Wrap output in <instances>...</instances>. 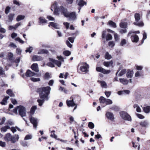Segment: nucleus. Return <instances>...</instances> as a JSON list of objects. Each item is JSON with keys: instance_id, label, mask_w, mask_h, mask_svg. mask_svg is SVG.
Segmentation results:
<instances>
[{"instance_id": "nucleus-35", "label": "nucleus", "mask_w": 150, "mask_h": 150, "mask_svg": "<svg viewBox=\"0 0 150 150\" xmlns=\"http://www.w3.org/2000/svg\"><path fill=\"white\" fill-rule=\"evenodd\" d=\"M25 17L24 16L22 15H19L16 18V20L17 21H19L21 20H23Z\"/></svg>"}, {"instance_id": "nucleus-8", "label": "nucleus", "mask_w": 150, "mask_h": 150, "mask_svg": "<svg viewBox=\"0 0 150 150\" xmlns=\"http://www.w3.org/2000/svg\"><path fill=\"white\" fill-rule=\"evenodd\" d=\"M59 11L64 16L66 17L69 12L67 9L62 6H61L59 8Z\"/></svg>"}, {"instance_id": "nucleus-50", "label": "nucleus", "mask_w": 150, "mask_h": 150, "mask_svg": "<svg viewBox=\"0 0 150 150\" xmlns=\"http://www.w3.org/2000/svg\"><path fill=\"white\" fill-rule=\"evenodd\" d=\"M15 40L19 42L20 43L22 44H23L24 43V41L21 40L20 38L18 37L15 38Z\"/></svg>"}, {"instance_id": "nucleus-30", "label": "nucleus", "mask_w": 150, "mask_h": 150, "mask_svg": "<svg viewBox=\"0 0 150 150\" xmlns=\"http://www.w3.org/2000/svg\"><path fill=\"white\" fill-rule=\"evenodd\" d=\"M6 93L10 97H13L15 95L13 92V91L11 89H8L6 91Z\"/></svg>"}, {"instance_id": "nucleus-47", "label": "nucleus", "mask_w": 150, "mask_h": 150, "mask_svg": "<svg viewBox=\"0 0 150 150\" xmlns=\"http://www.w3.org/2000/svg\"><path fill=\"white\" fill-rule=\"evenodd\" d=\"M11 9V8L9 6H7L5 9V13L7 14L10 12V10Z\"/></svg>"}, {"instance_id": "nucleus-15", "label": "nucleus", "mask_w": 150, "mask_h": 150, "mask_svg": "<svg viewBox=\"0 0 150 150\" xmlns=\"http://www.w3.org/2000/svg\"><path fill=\"white\" fill-rule=\"evenodd\" d=\"M106 116L108 119L111 121H113L114 119L113 114L111 112H106Z\"/></svg>"}, {"instance_id": "nucleus-4", "label": "nucleus", "mask_w": 150, "mask_h": 150, "mask_svg": "<svg viewBox=\"0 0 150 150\" xmlns=\"http://www.w3.org/2000/svg\"><path fill=\"white\" fill-rule=\"evenodd\" d=\"M75 98H77L79 100L80 98L79 96L75 95L71 97L70 98V100H67L66 101V103L68 107L70 106H74L76 105V104L75 103L74 101V100H75Z\"/></svg>"}, {"instance_id": "nucleus-33", "label": "nucleus", "mask_w": 150, "mask_h": 150, "mask_svg": "<svg viewBox=\"0 0 150 150\" xmlns=\"http://www.w3.org/2000/svg\"><path fill=\"white\" fill-rule=\"evenodd\" d=\"M133 72L132 71H129L127 74V76L128 78H131L132 77Z\"/></svg>"}, {"instance_id": "nucleus-40", "label": "nucleus", "mask_w": 150, "mask_h": 150, "mask_svg": "<svg viewBox=\"0 0 150 150\" xmlns=\"http://www.w3.org/2000/svg\"><path fill=\"white\" fill-rule=\"evenodd\" d=\"M105 104L106 105H110L112 104V102L111 100L109 99H106Z\"/></svg>"}, {"instance_id": "nucleus-27", "label": "nucleus", "mask_w": 150, "mask_h": 150, "mask_svg": "<svg viewBox=\"0 0 150 150\" xmlns=\"http://www.w3.org/2000/svg\"><path fill=\"white\" fill-rule=\"evenodd\" d=\"M39 22L40 24L46 23L47 21L44 18L40 17L39 18Z\"/></svg>"}, {"instance_id": "nucleus-20", "label": "nucleus", "mask_w": 150, "mask_h": 150, "mask_svg": "<svg viewBox=\"0 0 150 150\" xmlns=\"http://www.w3.org/2000/svg\"><path fill=\"white\" fill-rule=\"evenodd\" d=\"M9 98L8 96H5L3 99L2 101L0 102V104L3 105H5L7 104V100Z\"/></svg>"}, {"instance_id": "nucleus-16", "label": "nucleus", "mask_w": 150, "mask_h": 150, "mask_svg": "<svg viewBox=\"0 0 150 150\" xmlns=\"http://www.w3.org/2000/svg\"><path fill=\"white\" fill-rule=\"evenodd\" d=\"M31 68L32 70L36 72L39 71V69L38 64L34 63L31 66Z\"/></svg>"}, {"instance_id": "nucleus-22", "label": "nucleus", "mask_w": 150, "mask_h": 150, "mask_svg": "<svg viewBox=\"0 0 150 150\" xmlns=\"http://www.w3.org/2000/svg\"><path fill=\"white\" fill-rule=\"evenodd\" d=\"M108 25L113 28H116L117 27L116 23L112 21H109Z\"/></svg>"}, {"instance_id": "nucleus-61", "label": "nucleus", "mask_w": 150, "mask_h": 150, "mask_svg": "<svg viewBox=\"0 0 150 150\" xmlns=\"http://www.w3.org/2000/svg\"><path fill=\"white\" fill-rule=\"evenodd\" d=\"M20 61V57H17L16 58V59L14 60V62H14L16 63H18Z\"/></svg>"}, {"instance_id": "nucleus-29", "label": "nucleus", "mask_w": 150, "mask_h": 150, "mask_svg": "<svg viewBox=\"0 0 150 150\" xmlns=\"http://www.w3.org/2000/svg\"><path fill=\"white\" fill-rule=\"evenodd\" d=\"M48 53L49 52L47 50L44 49H41L38 52V54H48Z\"/></svg>"}, {"instance_id": "nucleus-14", "label": "nucleus", "mask_w": 150, "mask_h": 150, "mask_svg": "<svg viewBox=\"0 0 150 150\" xmlns=\"http://www.w3.org/2000/svg\"><path fill=\"white\" fill-rule=\"evenodd\" d=\"M85 65L81 67L80 69L82 72L86 73L88 71V68L89 66L88 65L86 64V63H85Z\"/></svg>"}, {"instance_id": "nucleus-52", "label": "nucleus", "mask_w": 150, "mask_h": 150, "mask_svg": "<svg viewBox=\"0 0 150 150\" xmlns=\"http://www.w3.org/2000/svg\"><path fill=\"white\" fill-rule=\"evenodd\" d=\"M14 124V123L11 120H8L6 123V124L7 125H13Z\"/></svg>"}, {"instance_id": "nucleus-36", "label": "nucleus", "mask_w": 150, "mask_h": 150, "mask_svg": "<svg viewBox=\"0 0 150 150\" xmlns=\"http://www.w3.org/2000/svg\"><path fill=\"white\" fill-rule=\"evenodd\" d=\"M37 109V106H33L31 108L30 111V113L31 115H33L35 112V110Z\"/></svg>"}, {"instance_id": "nucleus-23", "label": "nucleus", "mask_w": 150, "mask_h": 150, "mask_svg": "<svg viewBox=\"0 0 150 150\" xmlns=\"http://www.w3.org/2000/svg\"><path fill=\"white\" fill-rule=\"evenodd\" d=\"M50 26H51L55 28H56V29L59 28V25L56 23H54V22H51L50 23H49L48 26L49 27H50Z\"/></svg>"}, {"instance_id": "nucleus-7", "label": "nucleus", "mask_w": 150, "mask_h": 150, "mask_svg": "<svg viewBox=\"0 0 150 150\" xmlns=\"http://www.w3.org/2000/svg\"><path fill=\"white\" fill-rule=\"evenodd\" d=\"M26 110L25 107L22 106L19 107L18 112L19 115L22 117L25 116L26 115Z\"/></svg>"}, {"instance_id": "nucleus-31", "label": "nucleus", "mask_w": 150, "mask_h": 150, "mask_svg": "<svg viewBox=\"0 0 150 150\" xmlns=\"http://www.w3.org/2000/svg\"><path fill=\"white\" fill-rule=\"evenodd\" d=\"M113 62L112 61L110 62H105L103 63V64L105 66L108 67L110 65H112L113 64Z\"/></svg>"}, {"instance_id": "nucleus-55", "label": "nucleus", "mask_w": 150, "mask_h": 150, "mask_svg": "<svg viewBox=\"0 0 150 150\" xmlns=\"http://www.w3.org/2000/svg\"><path fill=\"white\" fill-rule=\"evenodd\" d=\"M105 94L107 98H108L111 94V92L110 91H105Z\"/></svg>"}, {"instance_id": "nucleus-49", "label": "nucleus", "mask_w": 150, "mask_h": 150, "mask_svg": "<svg viewBox=\"0 0 150 150\" xmlns=\"http://www.w3.org/2000/svg\"><path fill=\"white\" fill-rule=\"evenodd\" d=\"M126 43V40L125 39H123L121 41L120 43V45L123 46Z\"/></svg>"}, {"instance_id": "nucleus-44", "label": "nucleus", "mask_w": 150, "mask_h": 150, "mask_svg": "<svg viewBox=\"0 0 150 150\" xmlns=\"http://www.w3.org/2000/svg\"><path fill=\"white\" fill-rule=\"evenodd\" d=\"M126 72V69H122L119 74V76H122Z\"/></svg>"}, {"instance_id": "nucleus-1", "label": "nucleus", "mask_w": 150, "mask_h": 150, "mask_svg": "<svg viewBox=\"0 0 150 150\" xmlns=\"http://www.w3.org/2000/svg\"><path fill=\"white\" fill-rule=\"evenodd\" d=\"M51 88L50 86L43 87L38 89V92L39 94L40 98L42 99H39L37 101L39 103V105L41 106L44 102L45 100L48 101L50 98L49 95Z\"/></svg>"}, {"instance_id": "nucleus-3", "label": "nucleus", "mask_w": 150, "mask_h": 150, "mask_svg": "<svg viewBox=\"0 0 150 150\" xmlns=\"http://www.w3.org/2000/svg\"><path fill=\"white\" fill-rule=\"evenodd\" d=\"M135 22L134 23V24L139 26H143L144 24L142 20H141L140 14L138 13H136L134 14Z\"/></svg>"}, {"instance_id": "nucleus-41", "label": "nucleus", "mask_w": 150, "mask_h": 150, "mask_svg": "<svg viewBox=\"0 0 150 150\" xmlns=\"http://www.w3.org/2000/svg\"><path fill=\"white\" fill-rule=\"evenodd\" d=\"M30 79L32 81L34 82L40 81V78H35L34 77H31Z\"/></svg>"}, {"instance_id": "nucleus-5", "label": "nucleus", "mask_w": 150, "mask_h": 150, "mask_svg": "<svg viewBox=\"0 0 150 150\" xmlns=\"http://www.w3.org/2000/svg\"><path fill=\"white\" fill-rule=\"evenodd\" d=\"M120 115L122 119L125 120H127L131 122L132 118L131 116L125 112L121 111L120 113Z\"/></svg>"}, {"instance_id": "nucleus-12", "label": "nucleus", "mask_w": 150, "mask_h": 150, "mask_svg": "<svg viewBox=\"0 0 150 150\" xmlns=\"http://www.w3.org/2000/svg\"><path fill=\"white\" fill-rule=\"evenodd\" d=\"M30 120L31 123L33 125V127L34 128L36 129L37 128V124L38 123V119L36 118L33 117H30Z\"/></svg>"}, {"instance_id": "nucleus-38", "label": "nucleus", "mask_w": 150, "mask_h": 150, "mask_svg": "<svg viewBox=\"0 0 150 150\" xmlns=\"http://www.w3.org/2000/svg\"><path fill=\"white\" fill-rule=\"evenodd\" d=\"M140 33V32L139 31H129L128 35H127V37H129L132 34H139Z\"/></svg>"}, {"instance_id": "nucleus-59", "label": "nucleus", "mask_w": 150, "mask_h": 150, "mask_svg": "<svg viewBox=\"0 0 150 150\" xmlns=\"http://www.w3.org/2000/svg\"><path fill=\"white\" fill-rule=\"evenodd\" d=\"M11 101L12 103L14 105L16 104L17 103V101L15 99L12 98L11 99Z\"/></svg>"}, {"instance_id": "nucleus-18", "label": "nucleus", "mask_w": 150, "mask_h": 150, "mask_svg": "<svg viewBox=\"0 0 150 150\" xmlns=\"http://www.w3.org/2000/svg\"><path fill=\"white\" fill-rule=\"evenodd\" d=\"M13 56V53L11 52H9L8 53L7 57H8V59L12 63L13 62H14Z\"/></svg>"}, {"instance_id": "nucleus-56", "label": "nucleus", "mask_w": 150, "mask_h": 150, "mask_svg": "<svg viewBox=\"0 0 150 150\" xmlns=\"http://www.w3.org/2000/svg\"><path fill=\"white\" fill-rule=\"evenodd\" d=\"M47 65L50 67H54V63H52V62H49L47 64Z\"/></svg>"}, {"instance_id": "nucleus-9", "label": "nucleus", "mask_w": 150, "mask_h": 150, "mask_svg": "<svg viewBox=\"0 0 150 150\" xmlns=\"http://www.w3.org/2000/svg\"><path fill=\"white\" fill-rule=\"evenodd\" d=\"M96 70L99 72H101L104 74H109L110 71V70H106L101 67H97L96 68Z\"/></svg>"}, {"instance_id": "nucleus-21", "label": "nucleus", "mask_w": 150, "mask_h": 150, "mask_svg": "<svg viewBox=\"0 0 150 150\" xmlns=\"http://www.w3.org/2000/svg\"><path fill=\"white\" fill-rule=\"evenodd\" d=\"M139 124L141 126L145 127H148L149 125L148 122L146 120H145L141 122Z\"/></svg>"}, {"instance_id": "nucleus-42", "label": "nucleus", "mask_w": 150, "mask_h": 150, "mask_svg": "<svg viewBox=\"0 0 150 150\" xmlns=\"http://www.w3.org/2000/svg\"><path fill=\"white\" fill-rule=\"evenodd\" d=\"M88 126L90 129H92L94 127V125L92 122H89L88 123Z\"/></svg>"}, {"instance_id": "nucleus-64", "label": "nucleus", "mask_w": 150, "mask_h": 150, "mask_svg": "<svg viewBox=\"0 0 150 150\" xmlns=\"http://www.w3.org/2000/svg\"><path fill=\"white\" fill-rule=\"evenodd\" d=\"M11 130L12 132L14 133L16 131V129L15 127H12L11 128Z\"/></svg>"}, {"instance_id": "nucleus-39", "label": "nucleus", "mask_w": 150, "mask_h": 150, "mask_svg": "<svg viewBox=\"0 0 150 150\" xmlns=\"http://www.w3.org/2000/svg\"><path fill=\"white\" fill-rule=\"evenodd\" d=\"M105 59L109 60L111 58L112 56L111 55L109 54L108 52H107L105 54Z\"/></svg>"}, {"instance_id": "nucleus-53", "label": "nucleus", "mask_w": 150, "mask_h": 150, "mask_svg": "<svg viewBox=\"0 0 150 150\" xmlns=\"http://www.w3.org/2000/svg\"><path fill=\"white\" fill-rule=\"evenodd\" d=\"M57 66L59 67H60L61 65V62L60 61L56 60L55 63Z\"/></svg>"}, {"instance_id": "nucleus-32", "label": "nucleus", "mask_w": 150, "mask_h": 150, "mask_svg": "<svg viewBox=\"0 0 150 150\" xmlns=\"http://www.w3.org/2000/svg\"><path fill=\"white\" fill-rule=\"evenodd\" d=\"M144 112L146 113H149L150 112V106H147L143 108Z\"/></svg>"}, {"instance_id": "nucleus-43", "label": "nucleus", "mask_w": 150, "mask_h": 150, "mask_svg": "<svg viewBox=\"0 0 150 150\" xmlns=\"http://www.w3.org/2000/svg\"><path fill=\"white\" fill-rule=\"evenodd\" d=\"M33 49V48L32 47H29L27 48L26 50H25V52H29L30 53L32 51Z\"/></svg>"}, {"instance_id": "nucleus-6", "label": "nucleus", "mask_w": 150, "mask_h": 150, "mask_svg": "<svg viewBox=\"0 0 150 150\" xmlns=\"http://www.w3.org/2000/svg\"><path fill=\"white\" fill-rule=\"evenodd\" d=\"M66 18H68L69 21H73L76 18V13L75 12H69Z\"/></svg>"}, {"instance_id": "nucleus-54", "label": "nucleus", "mask_w": 150, "mask_h": 150, "mask_svg": "<svg viewBox=\"0 0 150 150\" xmlns=\"http://www.w3.org/2000/svg\"><path fill=\"white\" fill-rule=\"evenodd\" d=\"M9 46L11 47L14 48H15L17 47L16 45L13 42H11L10 44L9 45Z\"/></svg>"}, {"instance_id": "nucleus-58", "label": "nucleus", "mask_w": 150, "mask_h": 150, "mask_svg": "<svg viewBox=\"0 0 150 150\" xmlns=\"http://www.w3.org/2000/svg\"><path fill=\"white\" fill-rule=\"evenodd\" d=\"M6 143L5 142H3L2 141H0V146L2 147H4L6 146Z\"/></svg>"}, {"instance_id": "nucleus-19", "label": "nucleus", "mask_w": 150, "mask_h": 150, "mask_svg": "<svg viewBox=\"0 0 150 150\" xmlns=\"http://www.w3.org/2000/svg\"><path fill=\"white\" fill-rule=\"evenodd\" d=\"M76 2L78 5L80 7H82L84 5L86 4V2L84 1L83 0H77Z\"/></svg>"}, {"instance_id": "nucleus-28", "label": "nucleus", "mask_w": 150, "mask_h": 150, "mask_svg": "<svg viewBox=\"0 0 150 150\" xmlns=\"http://www.w3.org/2000/svg\"><path fill=\"white\" fill-rule=\"evenodd\" d=\"M15 14L14 13H10L8 16V21L11 22L13 19Z\"/></svg>"}, {"instance_id": "nucleus-57", "label": "nucleus", "mask_w": 150, "mask_h": 150, "mask_svg": "<svg viewBox=\"0 0 150 150\" xmlns=\"http://www.w3.org/2000/svg\"><path fill=\"white\" fill-rule=\"evenodd\" d=\"M13 3L17 6H19L21 5L19 2L17 1L16 0H13Z\"/></svg>"}, {"instance_id": "nucleus-24", "label": "nucleus", "mask_w": 150, "mask_h": 150, "mask_svg": "<svg viewBox=\"0 0 150 150\" xmlns=\"http://www.w3.org/2000/svg\"><path fill=\"white\" fill-rule=\"evenodd\" d=\"M98 82L100 83L101 86L102 88H107V84L105 81H98Z\"/></svg>"}, {"instance_id": "nucleus-48", "label": "nucleus", "mask_w": 150, "mask_h": 150, "mask_svg": "<svg viewBox=\"0 0 150 150\" xmlns=\"http://www.w3.org/2000/svg\"><path fill=\"white\" fill-rule=\"evenodd\" d=\"M32 138V136L31 134H28L24 138V139L27 140L31 139Z\"/></svg>"}, {"instance_id": "nucleus-17", "label": "nucleus", "mask_w": 150, "mask_h": 150, "mask_svg": "<svg viewBox=\"0 0 150 150\" xmlns=\"http://www.w3.org/2000/svg\"><path fill=\"white\" fill-rule=\"evenodd\" d=\"M43 59V58L41 56L37 55H34L33 56L32 60L34 61H40Z\"/></svg>"}, {"instance_id": "nucleus-37", "label": "nucleus", "mask_w": 150, "mask_h": 150, "mask_svg": "<svg viewBox=\"0 0 150 150\" xmlns=\"http://www.w3.org/2000/svg\"><path fill=\"white\" fill-rule=\"evenodd\" d=\"M106 98H105L103 96L100 97L99 98L100 102L101 103H102L103 104H105V100H106Z\"/></svg>"}, {"instance_id": "nucleus-46", "label": "nucleus", "mask_w": 150, "mask_h": 150, "mask_svg": "<svg viewBox=\"0 0 150 150\" xmlns=\"http://www.w3.org/2000/svg\"><path fill=\"white\" fill-rule=\"evenodd\" d=\"M71 52L67 50L64 52L63 54L66 56H69L71 54Z\"/></svg>"}, {"instance_id": "nucleus-10", "label": "nucleus", "mask_w": 150, "mask_h": 150, "mask_svg": "<svg viewBox=\"0 0 150 150\" xmlns=\"http://www.w3.org/2000/svg\"><path fill=\"white\" fill-rule=\"evenodd\" d=\"M130 36H131V40L133 42L137 43L139 41V36L136 34H132Z\"/></svg>"}, {"instance_id": "nucleus-51", "label": "nucleus", "mask_w": 150, "mask_h": 150, "mask_svg": "<svg viewBox=\"0 0 150 150\" xmlns=\"http://www.w3.org/2000/svg\"><path fill=\"white\" fill-rule=\"evenodd\" d=\"M108 45L109 46L111 47H112L114 46L115 44L113 41H110L108 42Z\"/></svg>"}, {"instance_id": "nucleus-11", "label": "nucleus", "mask_w": 150, "mask_h": 150, "mask_svg": "<svg viewBox=\"0 0 150 150\" xmlns=\"http://www.w3.org/2000/svg\"><path fill=\"white\" fill-rule=\"evenodd\" d=\"M53 9L54 10V14L55 15H58L59 11V8H57V4L56 3L54 4L51 6V9L52 11H53Z\"/></svg>"}, {"instance_id": "nucleus-62", "label": "nucleus", "mask_w": 150, "mask_h": 150, "mask_svg": "<svg viewBox=\"0 0 150 150\" xmlns=\"http://www.w3.org/2000/svg\"><path fill=\"white\" fill-rule=\"evenodd\" d=\"M137 115L140 119H143L144 118V116L141 114H137Z\"/></svg>"}, {"instance_id": "nucleus-26", "label": "nucleus", "mask_w": 150, "mask_h": 150, "mask_svg": "<svg viewBox=\"0 0 150 150\" xmlns=\"http://www.w3.org/2000/svg\"><path fill=\"white\" fill-rule=\"evenodd\" d=\"M10 129L11 127L9 126L8 125H6L1 128V131L2 132H5L7 131V129Z\"/></svg>"}, {"instance_id": "nucleus-13", "label": "nucleus", "mask_w": 150, "mask_h": 150, "mask_svg": "<svg viewBox=\"0 0 150 150\" xmlns=\"http://www.w3.org/2000/svg\"><path fill=\"white\" fill-rule=\"evenodd\" d=\"M25 75L27 77H32L35 75L38 76H40L39 74H35L32 72L30 70H27L26 72Z\"/></svg>"}, {"instance_id": "nucleus-45", "label": "nucleus", "mask_w": 150, "mask_h": 150, "mask_svg": "<svg viewBox=\"0 0 150 150\" xmlns=\"http://www.w3.org/2000/svg\"><path fill=\"white\" fill-rule=\"evenodd\" d=\"M107 40H109L112 39V36L110 34H108L106 37Z\"/></svg>"}, {"instance_id": "nucleus-2", "label": "nucleus", "mask_w": 150, "mask_h": 150, "mask_svg": "<svg viewBox=\"0 0 150 150\" xmlns=\"http://www.w3.org/2000/svg\"><path fill=\"white\" fill-rule=\"evenodd\" d=\"M19 138V136L17 134L12 136L10 133H8L6 134L4 139L7 142L11 141L12 143H15L18 140Z\"/></svg>"}, {"instance_id": "nucleus-34", "label": "nucleus", "mask_w": 150, "mask_h": 150, "mask_svg": "<svg viewBox=\"0 0 150 150\" xmlns=\"http://www.w3.org/2000/svg\"><path fill=\"white\" fill-rule=\"evenodd\" d=\"M120 26L121 28H125L127 27V24L126 22H121L120 24Z\"/></svg>"}, {"instance_id": "nucleus-25", "label": "nucleus", "mask_w": 150, "mask_h": 150, "mask_svg": "<svg viewBox=\"0 0 150 150\" xmlns=\"http://www.w3.org/2000/svg\"><path fill=\"white\" fill-rule=\"evenodd\" d=\"M119 80L120 83L125 85H127L129 82L128 80L124 78L120 79Z\"/></svg>"}, {"instance_id": "nucleus-60", "label": "nucleus", "mask_w": 150, "mask_h": 150, "mask_svg": "<svg viewBox=\"0 0 150 150\" xmlns=\"http://www.w3.org/2000/svg\"><path fill=\"white\" fill-rule=\"evenodd\" d=\"M66 43L69 47L70 48H71L72 47V45L70 43L69 41L67 40L66 42Z\"/></svg>"}, {"instance_id": "nucleus-63", "label": "nucleus", "mask_w": 150, "mask_h": 150, "mask_svg": "<svg viewBox=\"0 0 150 150\" xmlns=\"http://www.w3.org/2000/svg\"><path fill=\"white\" fill-rule=\"evenodd\" d=\"M6 31V30L4 28H0V32L5 33Z\"/></svg>"}]
</instances>
